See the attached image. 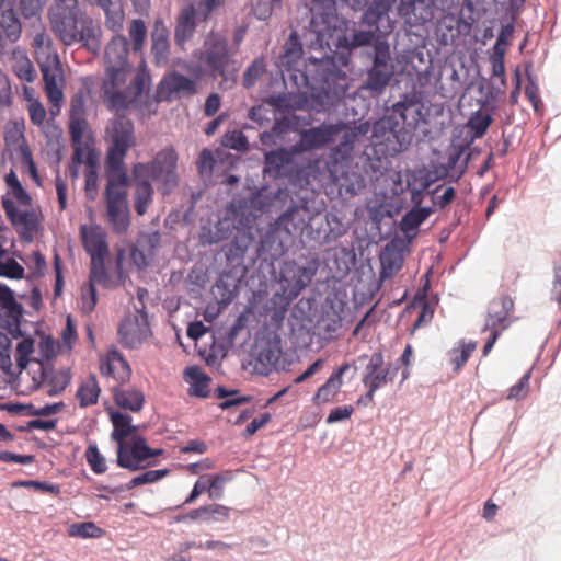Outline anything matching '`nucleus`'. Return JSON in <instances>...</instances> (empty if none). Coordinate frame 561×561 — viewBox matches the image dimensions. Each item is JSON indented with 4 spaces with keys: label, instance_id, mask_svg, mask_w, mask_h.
<instances>
[{
    "label": "nucleus",
    "instance_id": "nucleus-21",
    "mask_svg": "<svg viewBox=\"0 0 561 561\" xmlns=\"http://www.w3.org/2000/svg\"><path fill=\"white\" fill-rule=\"evenodd\" d=\"M288 197V193L282 188L272 192L267 187H262L243 198L250 208L260 216L263 213H273L277 208V204Z\"/></svg>",
    "mask_w": 561,
    "mask_h": 561
},
{
    "label": "nucleus",
    "instance_id": "nucleus-20",
    "mask_svg": "<svg viewBox=\"0 0 561 561\" xmlns=\"http://www.w3.org/2000/svg\"><path fill=\"white\" fill-rule=\"evenodd\" d=\"M514 302L508 296L494 298L488 307V316L482 331L497 328L504 331L510 325L508 316L513 311Z\"/></svg>",
    "mask_w": 561,
    "mask_h": 561
},
{
    "label": "nucleus",
    "instance_id": "nucleus-32",
    "mask_svg": "<svg viewBox=\"0 0 561 561\" xmlns=\"http://www.w3.org/2000/svg\"><path fill=\"white\" fill-rule=\"evenodd\" d=\"M105 14V25L113 32L123 27L124 11L121 0H95Z\"/></svg>",
    "mask_w": 561,
    "mask_h": 561
},
{
    "label": "nucleus",
    "instance_id": "nucleus-46",
    "mask_svg": "<svg viewBox=\"0 0 561 561\" xmlns=\"http://www.w3.org/2000/svg\"><path fill=\"white\" fill-rule=\"evenodd\" d=\"M153 187L151 183H141L136 186L135 191V210L137 215L146 214L149 204L152 202Z\"/></svg>",
    "mask_w": 561,
    "mask_h": 561
},
{
    "label": "nucleus",
    "instance_id": "nucleus-64",
    "mask_svg": "<svg viewBox=\"0 0 561 561\" xmlns=\"http://www.w3.org/2000/svg\"><path fill=\"white\" fill-rule=\"evenodd\" d=\"M531 370L525 373L519 380L508 389L507 399L519 401L524 399L529 391V379Z\"/></svg>",
    "mask_w": 561,
    "mask_h": 561
},
{
    "label": "nucleus",
    "instance_id": "nucleus-48",
    "mask_svg": "<svg viewBox=\"0 0 561 561\" xmlns=\"http://www.w3.org/2000/svg\"><path fill=\"white\" fill-rule=\"evenodd\" d=\"M89 280L108 288L112 285L111 276L105 267V259H93L90 264Z\"/></svg>",
    "mask_w": 561,
    "mask_h": 561
},
{
    "label": "nucleus",
    "instance_id": "nucleus-62",
    "mask_svg": "<svg viewBox=\"0 0 561 561\" xmlns=\"http://www.w3.org/2000/svg\"><path fill=\"white\" fill-rule=\"evenodd\" d=\"M476 347V342L469 341L468 343H465L462 341L460 351L458 348H453L450 351V360L455 364V370L460 369L461 366L465 365Z\"/></svg>",
    "mask_w": 561,
    "mask_h": 561
},
{
    "label": "nucleus",
    "instance_id": "nucleus-61",
    "mask_svg": "<svg viewBox=\"0 0 561 561\" xmlns=\"http://www.w3.org/2000/svg\"><path fill=\"white\" fill-rule=\"evenodd\" d=\"M15 485L25 489H33L39 492L50 493L56 496L59 495L61 491L59 484L39 480H21L16 482Z\"/></svg>",
    "mask_w": 561,
    "mask_h": 561
},
{
    "label": "nucleus",
    "instance_id": "nucleus-6",
    "mask_svg": "<svg viewBox=\"0 0 561 561\" xmlns=\"http://www.w3.org/2000/svg\"><path fill=\"white\" fill-rule=\"evenodd\" d=\"M369 65L366 68L360 91L370 98L381 96L391 84L397 72L389 43H379L374 51H366Z\"/></svg>",
    "mask_w": 561,
    "mask_h": 561
},
{
    "label": "nucleus",
    "instance_id": "nucleus-2",
    "mask_svg": "<svg viewBox=\"0 0 561 561\" xmlns=\"http://www.w3.org/2000/svg\"><path fill=\"white\" fill-rule=\"evenodd\" d=\"M255 238L256 236H251L248 232H236L232 240L221 248L219 255H224L225 264L213 287V294L219 304L227 306L232 302L241 282L256 263L255 254H249Z\"/></svg>",
    "mask_w": 561,
    "mask_h": 561
},
{
    "label": "nucleus",
    "instance_id": "nucleus-35",
    "mask_svg": "<svg viewBox=\"0 0 561 561\" xmlns=\"http://www.w3.org/2000/svg\"><path fill=\"white\" fill-rule=\"evenodd\" d=\"M150 165L153 181H158L168 170L178 167V154L172 148L163 149L150 161Z\"/></svg>",
    "mask_w": 561,
    "mask_h": 561
},
{
    "label": "nucleus",
    "instance_id": "nucleus-12",
    "mask_svg": "<svg viewBox=\"0 0 561 561\" xmlns=\"http://www.w3.org/2000/svg\"><path fill=\"white\" fill-rule=\"evenodd\" d=\"M368 359L363 375V383L366 388H370V391H377L383 385L392 381L399 367L391 368L390 365L383 367V355L381 352H375L369 357L362 355L358 357V362Z\"/></svg>",
    "mask_w": 561,
    "mask_h": 561
},
{
    "label": "nucleus",
    "instance_id": "nucleus-17",
    "mask_svg": "<svg viewBox=\"0 0 561 561\" xmlns=\"http://www.w3.org/2000/svg\"><path fill=\"white\" fill-rule=\"evenodd\" d=\"M41 72L47 99L53 104L58 105L59 102L64 99V92L61 87L64 82V77L58 56H54L53 67L51 65H49L48 61L41 64Z\"/></svg>",
    "mask_w": 561,
    "mask_h": 561
},
{
    "label": "nucleus",
    "instance_id": "nucleus-8",
    "mask_svg": "<svg viewBox=\"0 0 561 561\" xmlns=\"http://www.w3.org/2000/svg\"><path fill=\"white\" fill-rule=\"evenodd\" d=\"M299 153L293 150V145L288 148L280 147L264 152L263 174L272 180H287L295 183L300 179L302 168L296 161Z\"/></svg>",
    "mask_w": 561,
    "mask_h": 561
},
{
    "label": "nucleus",
    "instance_id": "nucleus-42",
    "mask_svg": "<svg viewBox=\"0 0 561 561\" xmlns=\"http://www.w3.org/2000/svg\"><path fill=\"white\" fill-rule=\"evenodd\" d=\"M430 197L432 202L431 207L434 208V211L445 209L455 199L456 190L453 186H444L440 184L430 190Z\"/></svg>",
    "mask_w": 561,
    "mask_h": 561
},
{
    "label": "nucleus",
    "instance_id": "nucleus-56",
    "mask_svg": "<svg viewBox=\"0 0 561 561\" xmlns=\"http://www.w3.org/2000/svg\"><path fill=\"white\" fill-rule=\"evenodd\" d=\"M107 169V184L110 186H126L128 184V175L124 169V160L119 162L118 167H113L110 163L108 157L105 158Z\"/></svg>",
    "mask_w": 561,
    "mask_h": 561
},
{
    "label": "nucleus",
    "instance_id": "nucleus-36",
    "mask_svg": "<svg viewBox=\"0 0 561 561\" xmlns=\"http://www.w3.org/2000/svg\"><path fill=\"white\" fill-rule=\"evenodd\" d=\"M119 343L127 348L134 350L142 343V336L138 325V320H124L118 327Z\"/></svg>",
    "mask_w": 561,
    "mask_h": 561
},
{
    "label": "nucleus",
    "instance_id": "nucleus-19",
    "mask_svg": "<svg viewBox=\"0 0 561 561\" xmlns=\"http://www.w3.org/2000/svg\"><path fill=\"white\" fill-rule=\"evenodd\" d=\"M304 48L302 43L297 34L293 31L283 46V53L279 57L280 66L287 75L290 81V75H295L296 70H301L304 61L302 58Z\"/></svg>",
    "mask_w": 561,
    "mask_h": 561
},
{
    "label": "nucleus",
    "instance_id": "nucleus-38",
    "mask_svg": "<svg viewBox=\"0 0 561 561\" xmlns=\"http://www.w3.org/2000/svg\"><path fill=\"white\" fill-rule=\"evenodd\" d=\"M215 394L219 399H225L218 404V408L222 411L245 404L252 399L250 396H240L238 389H228L224 386L217 387L215 389Z\"/></svg>",
    "mask_w": 561,
    "mask_h": 561
},
{
    "label": "nucleus",
    "instance_id": "nucleus-40",
    "mask_svg": "<svg viewBox=\"0 0 561 561\" xmlns=\"http://www.w3.org/2000/svg\"><path fill=\"white\" fill-rule=\"evenodd\" d=\"M107 219L116 234H123L129 227V213L127 205L123 207L111 206L106 208Z\"/></svg>",
    "mask_w": 561,
    "mask_h": 561
},
{
    "label": "nucleus",
    "instance_id": "nucleus-29",
    "mask_svg": "<svg viewBox=\"0 0 561 561\" xmlns=\"http://www.w3.org/2000/svg\"><path fill=\"white\" fill-rule=\"evenodd\" d=\"M233 229L230 218L220 219L213 227L203 226L199 234L201 243L203 245L217 244L227 240Z\"/></svg>",
    "mask_w": 561,
    "mask_h": 561
},
{
    "label": "nucleus",
    "instance_id": "nucleus-60",
    "mask_svg": "<svg viewBox=\"0 0 561 561\" xmlns=\"http://www.w3.org/2000/svg\"><path fill=\"white\" fill-rule=\"evenodd\" d=\"M106 359L115 363L122 368V374L116 377V380L125 382L129 379L131 369L128 362L124 358L123 354L116 348L111 347L107 351Z\"/></svg>",
    "mask_w": 561,
    "mask_h": 561
},
{
    "label": "nucleus",
    "instance_id": "nucleus-28",
    "mask_svg": "<svg viewBox=\"0 0 561 561\" xmlns=\"http://www.w3.org/2000/svg\"><path fill=\"white\" fill-rule=\"evenodd\" d=\"M13 5L14 1L10 0L0 8V30L4 32L5 38L11 43L16 42L22 32V25Z\"/></svg>",
    "mask_w": 561,
    "mask_h": 561
},
{
    "label": "nucleus",
    "instance_id": "nucleus-44",
    "mask_svg": "<svg viewBox=\"0 0 561 561\" xmlns=\"http://www.w3.org/2000/svg\"><path fill=\"white\" fill-rule=\"evenodd\" d=\"M298 124L299 116L294 113H287L275 117L272 129L274 133H276L280 140L284 141L286 135H288L290 131H295L298 128Z\"/></svg>",
    "mask_w": 561,
    "mask_h": 561
},
{
    "label": "nucleus",
    "instance_id": "nucleus-1",
    "mask_svg": "<svg viewBox=\"0 0 561 561\" xmlns=\"http://www.w3.org/2000/svg\"><path fill=\"white\" fill-rule=\"evenodd\" d=\"M290 81L297 89H307V107L317 113L331 111L348 88L346 73L339 67L335 57L328 55L309 57L301 70L290 75Z\"/></svg>",
    "mask_w": 561,
    "mask_h": 561
},
{
    "label": "nucleus",
    "instance_id": "nucleus-50",
    "mask_svg": "<svg viewBox=\"0 0 561 561\" xmlns=\"http://www.w3.org/2000/svg\"><path fill=\"white\" fill-rule=\"evenodd\" d=\"M221 145L238 152H245L249 149L248 137L238 129L227 131L221 138Z\"/></svg>",
    "mask_w": 561,
    "mask_h": 561
},
{
    "label": "nucleus",
    "instance_id": "nucleus-13",
    "mask_svg": "<svg viewBox=\"0 0 561 561\" xmlns=\"http://www.w3.org/2000/svg\"><path fill=\"white\" fill-rule=\"evenodd\" d=\"M424 104L416 93H405L387 112L413 131L425 121Z\"/></svg>",
    "mask_w": 561,
    "mask_h": 561
},
{
    "label": "nucleus",
    "instance_id": "nucleus-54",
    "mask_svg": "<svg viewBox=\"0 0 561 561\" xmlns=\"http://www.w3.org/2000/svg\"><path fill=\"white\" fill-rule=\"evenodd\" d=\"M85 459L91 470L95 474H102L106 471V459L100 453L96 444H90L85 450Z\"/></svg>",
    "mask_w": 561,
    "mask_h": 561
},
{
    "label": "nucleus",
    "instance_id": "nucleus-45",
    "mask_svg": "<svg viewBox=\"0 0 561 561\" xmlns=\"http://www.w3.org/2000/svg\"><path fill=\"white\" fill-rule=\"evenodd\" d=\"M342 385L343 382H339L330 376L313 396V403L321 404L332 402L340 392Z\"/></svg>",
    "mask_w": 561,
    "mask_h": 561
},
{
    "label": "nucleus",
    "instance_id": "nucleus-63",
    "mask_svg": "<svg viewBox=\"0 0 561 561\" xmlns=\"http://www.w3.org/2000/svg\"><path fill=\"white\" fill-rule=\"evenodd\" d=\"M71 381V375L69 370H62L51 376L49 380L50 388L47 391L49 397L59 396Z\"/></svg>",
    "mask_w": 561,
    "mask_h": 561
},
{
    "label": "nucleus",
    "instance_id": "nucleus-24",
    "mask_svg": "<svg viewBox=\"0 0 561 561\" xmlns=\"http://www.w3.org/2000/svg\"><path fill=\"white\" fill-rule=\"evenodd\" d=\"M397 0H373L362 15V23L369 28L382 32L383 23H389V12Z\"/></svg>",
    "mask_w": 561,
    "mask_h": 561
},
{
    "label": "nucleus",
    "instance_id": "nucleus-18",
    "mask_svg": "<svg viewBox=\"0 0 561 561\" xmlns=\"http://www.w3.org/2000/svg\"><path fill=\"white\" fill-rule=\"evenodd\" d=\"M228 211L231 215L230 220L236 232L242 231L255 236L254 230L259 231V229L255 228L259 215L250 208L244 202V198H233L229 205Z\"/></svg>",
    "mask_w": 561,
    "mask_h": 561
},
{
    "label": "nucleus",
    "instance_id": "nucleus-52",
    "mask_svg": "<svg viewBox=\"0 0 561 561\" xmlns=\"http://www.w3.org/2000/svg\"><path fill=\"white\" fill-rule=\"evenodd\" d=\"M34 352V340L32 337H24L16 344L15 362L20 371L26 369L30 364V356Z\"/></svg>",
    "mask_w": 561,
    "mask_h": 561
},
{
    "label": "nucleus",
    "instance_id": "nucleus-16",
    "mask_svg": "<svg viewBox=\"0 0 561 561\" xmlns=\"http://www.w3.org/2000/svg\"><path fill=\"white\" fill-rule=\"evenodd\" d=\"M2 207L4 209L5 216L13 226H21L22 232L21 237L26 241L32 240V234L37 231L39 222L37 215L34 210H21L16 207L14 202L3 196L2 197Z\"/></svg>",
    "mask_w": 561,
    "mask_h": 561
},
{
    "label": "nucleus",
    "instance_id": "nucleus-22",
    "mask_svg": "<svg viewBox=\"0 0 561 561\" xmlns=\"http://www.w3.org/2000/svg\"><path fill=\"white\" fill-rule=\"evenodd\" d=\"M197 20L202 21L194 4H187L180 11L174 31V38L178 45H183L194 36Z\"/></svg>",
    "mask_w": 561,
    "mask_h": 561
},
{
    "label": "nucleus",
    "instance_id": "nucleus-26",
    "mask_svg": "<svg viewBox=\"0 0 561 561\" xmlns=\"http://www.w3.org/2000/svg\"><path fill=\"white\" fill-rule=\"evenodd\" d=\"M108 416L113 425L111 438L117 445L125 443L126 438L133 436L138 431V426L131 423L133 417L127 413L110 409Z\"/></svg>",
    "mask_w": 561,
    "mask_h": 561
},
{
    "label": "nucleus",
    "instance_id": "nucleus-27",
    "mask_svg": "<svg viewBox=\"0 0 561 561\" xmlns=\"http://www.w3.org/2000/svg\"><path fill=\"white\" fill-rule=\"evenodd\" d=\"M434 213L432 207H412L401 218L399 227L408 240L417 234L419 227Z\"/></svg>",
    "mask_w": 561,
    "mask_h": 561
},
{
    "label": "nucleus",
    "instance_id": "nucleus-5",
    "mask_svg": "<svg viewBox=\"0 0 561 561\" xmlns=\"http://www.w3.org/2000/svg\"><path fill=\"white\" fill-rule=\"evenodd\" d=\"M50 23L57 37L67 46L80 43L93 54L101 50L102 30L98 22L79 8L71 11L50 10Z\"/></svg>",
    "mask_w": 561,
    "mask_h": 561
},
{
    "label": "nucleus",
    "instance_id": "nucleus-55",
    "mask_svg": "<svg viewBox=\"0 0 561 561\" xmlns=\"http://www.w3.org/2000/svg\"><path fill=\"white\" fill-rule=\"evenodd\" d=\"M129 37L135 53L142 50L145 39L147 37V27L142 20L135 19L129 27Z\"/></svg>",
    "mask_w": 561,
    "mask_h": 561
},
{
    "label": "nucleus",
    "instance_id": "nucleus-41",
    "mask_svg": "<svg viewBox=\"0 0 561 561\" xmlns=\"http://www.w3.org/2000/svg\"><path fill=\"white\" fill-rule=\"evenodd\" d=\"M491 111L482 112V110H478L473 113V115L468 121V127L471 131V141L474 139L481 138L490 127L492 123Z\"/></svg>",
    "mask_w": 561,
    "mask_h": 561
},
{
    "label": "nucleus",
    "instance_id": "nucleus-34",
    "mask_svg": "<svg viewBox=\"0 0 561 561\" xmlns=\"http://www.w3.org/2000/svg\"><path fill=\"white\" fill-rule=\"evenodd\" d=\"M114 401L122 409L139 412L144 407L145 396L137 389H115Z\"/></svg>",
    "mask_w": 561,
    "mask_h": 561
},
{
    "label": "nucleus",
    "instance_id": "nucleus-30",
    "mask_svg": "<svg viewBox=\"0 0 561 561\" xmlns=\"http://www.w3.org/2000/svg\"><path fill=\"white\" fill-rule=\"evenodd\" d=\"M184 374L190 382V396L196 398H207L209 396L208 386L211 379L199 366H188L185 368Z\"/></svg>",
    "mask_w": 561,
    "mask_h": 561
},
{
    "label": "nucleus",
    "instance_id": "nucleus-59",
    "mask_svg": "<svg viewBox=\"0 0 561 561\" xmlns=\"http://www.w3.org/2000/svg\"><path fill=\"white\" fill-rule=\"evenodd\" d=\"M169 474L168 469L148 470L144 473L134 477L129 481V488L134 489L142 484H150L160 481Z\"/></svg>",
    "mask_w": 561,
    "mask_h": 561
},
{
    "label": "nucleus",
    "instance_id": "nucleus-14",
    "mask_svg": "<svg viewBox=\"0 0 561 561\" xmlns=\"http://www.w3.org/2000/svg\"><path fill=\"white\" fill-rule=\"evenodd\" d=\"M149 445L142 436H134L129 442L117 446V466L130 471L142 468V462L148 460Z\"/></svg>",
    "mask_w": 561,
    "mask_h": 561
},
{
    "label": "nucleus",
    "instance_id": "nucleus-49",
    "mask_svg": "<svg viewBox=\"0 0 561 561\" xmlns=\"http://www.w3.org/2000/svg\"><path fill=\"white\" fill-rule=\"evenodd\" d=\"M69 535L78 538H100L104 530L96 526L93 522L75 523L70 525Z\"/></svg>",
    "mask_w": 561,
    "mask_h": 561
},
{
    "label": "nucleus",
    "instance_id": "nucleus-3",
    "mask_svg": "<svg viewBox=\"0 0 561 561\" xmlns=\"http://www.w3.org/2000/svg\"><path fill=\"white\" fill-rule=\"evenodd\" d=\"M330 12L321 14L323 25L317 26L316 15L312 14L310 26L317 34V42L322 48H328L331 53L337 54L343 66H347L351 53L354 49L367 47V51H374L379 43H388L386 39L387 31L378 30H353L350 34L344 33L336 27L331 28L329 22Z\"/></svg>",
    "mask_w": 561,
    "mask_h": 561
},
{
    "label": "nucleus",
    "instance_id": "nucleus-37",
    "mask_svg": "<svg viewBox=\"0 0 561 561\" xmlns=\"http://www.w3.org/2000/svg\"><path fill=\"white\" fill-rule=\"evenodd\" d=\"M101 389L98 385L95 375H90L79 386L76 398L79 400L80 408H88L98 402Z\"/></svg>",
    "mask_w": 561,
    "mask_h": 561
},
{
    "label": "nucleus",
    "instance_id": "nucleus-47",
    "mask_svg": "<svg viewBox=\"0 0 561 561\" xmlns=\"http://www.w3.org/2000/svg\"><path fill=\"white\" fill-rule=\"evenodd\" d=\"M448 176L445 167L436 165L432 170H419L413 178L417 179V182H421L422 188L432 190V185L439 180H443Z\"/></svg>",
    "mask_w": 561,
    "mask_h": 561
},
{
    "label": "nucleus",
    "instance_id": "nucleus-23",
    "mask_svg": "<svg viewBox=\"0 0 561 561\" xmlns=\"http://www.w3.org/2000/svg\"><path fill=\"white\" fill-rule=\"evenodd\" d=\"M282 355L280 340L278 336L262 341L256 345V362L257 365L262 366L260 371L263 375H267L276 367Z\"/></svg>",
    "mask_w": 561,
    "mask_h": 561
},
{
    "label": "nucleus",
    "instance_id": "nucleus-33",
    "mask_svg": "<svg viewBox=\"0 0 561 561\" xmlns=\"http://www.w3.org/2000/svg\"><path fill=\"white\" fill-rule=\"evenodd\" d=\"M105 64L128 65V41L125 36L116 35L105 47Z\"/></svg>",
    "mask_w": 561,
    "mask_h": 561
},
{
    "label": "nucleus",
    "instance_id": "nucleus-53",
    "mask_svg": "<svg viewBox=\"0 0 561 561\" xmlns=\"http://www.w3.org/2000/svg\"><path fill=\"white\" fill-rule=\"evenodd\" d=\"M203 523H222L229 518V507L221 504H207L203 506Z\"/></svg>",
    "mask_w": 561,
    "mask_h": 561
},
{
    "label": "nucleus",
    "instance_id": "nucleus-10",
    "mask_svg": "<svg viewBox=\"0 0 561 561\" xmlns=\"http://www.w3.org/2000/svg\"><path fill=\"white\" fill-rule=\"evenodd\" d=\"M204 62L214 78L227 79V72L233 60L228 41L219 34H211L205 41Z\"/></svg>",
    "mask_w": 561,
    "mask_h": 561
},
{
    "label": "nucleus",
    "instance_id": "nucleus-31",
    "mask_svg": "<svg viewBox=\"0 0 561 561\" xmlns=\"http://www.w3.org/2000/svg\"><path fill=\"white\" fill-rule=\"evenodd\" d=\"M168 31L162 21L157 20L151 31V53L156 62H165L169 54Z\"/></svg>",
    "mask_w": 561,
    "mask_h": 561
},
{
    "label": "nucleus",
    "instance_id": "nucleus-25",
    "mask_svg": "<svg viewBox=\"0 0 561 561\" xmlns=\"http://www.w3.org/2000/svg\"><path fill=\"white\" fill-rule=\"evenodd\" d=\"M82 243L90 260L105 259L108 254V244L106 236L95 229L88 230L85 226H81Z\"/></svg>",
    "mask_w": 561,
    "mask_h": 561
},
{
    "label": "nucleus",
    "instance_id": "nucleus-58",
    "mask_svg": "<svg viewBox=\"0 0 561 561\" xmlns=\"http://www.w3.org/2000/svg\"><path fill=\"white\" fill-rule=\"evenodd\" d=\"M160 241L161 236L159 231L141 232L137 238L136 244L154 257Z\"/></svg>",
    "mask_w": 561,
    "mask_h": 561
},
{
    "label": "nucleus",
    "instance_id": "nucleus-4",
    "mask_svg": "<svg viewBox=\"0 0 561 561\" xmlns=\"http://www.w3.org/2000/svg\"><path fill=\"white\" fill-rule=\"evenodd\" d=\"M307 209L294 203L282 213L273 224H270L264 232L260 233V241L255 248L256 260H261L260 267L264 264L273 266L274 261L286 252L284 238H288L293 231L302 229L306 225Z\"/></svg>",
    "mask_w": 561,
    "mask_h": 561
},
{
    "label": "nucleus",
    "instance_id": "nucleus-43",
    "mask_svg": "<svg viewBox=\"0 0 561 561\" xmlns=\"http://www.w3.org/2000/svg\"><path fill=\"white\" fill-rule=\"evenodd\" d=\"M233 479L231 471L221 473L206 474L208 483V496L210 500H220L224 495V486Z\"/></svg>",
    "mask_w": 561,
    "mask_h": 561
},
{
    "label": "nucleus",
    "instance_id": "nucleus-51",
    "mask_svg": "<svg viewBox=\"0 0 561 561\" xmlns=\"http://www.w3.org/2000/svg\"><path fill=\"white\" fill-rule=\"evenodd\" d=\"M265 62L263 58H255L243 73L242 84L245 89H251L265 72Z\"/></svg>",
    "mask_w": 561,
    "mask_h": 561
},
{
    "label": "nucleus",
    "instance_id": "nucleus-39",
    "mask_svg": "<svg viewBox=\"0 0 561 561\" xmlns=\"http://www.w3.org/2000/svg\"><path fill=\"white\" fill-rule=\"evenodd\" d=\"M104 102L111 111H125L134 102L125 91L118 89H108L107 82L103 88Z\"/></svg>",
    "mask_w": 561,
    "mask_h": 561
},
{
    "label": "nucleus",
    "instance_id": "nucleus-57",
    "mask_svg": "<svg viewBox=\"0 0 561 561\" xmlns=\"http://www.w3.org/2000/svg\"><path fill=\"white\" fill-rule=\"evenodd\" d=\"M381 272L380 277L386 279L402 266V259L400 255H393L392 253L383 252L380 255Z\"/></svg>",
    "mask_w": 561,
    "mask_h": 561
},
{
    "label": "nucleus",
    "instance_id": "nucleus-15",
    "mask_svg": "<svg viewBox=\"0 0 561 561\" xmlns=\"http://www.w3.org/2000/svg\"><path fill=\"white\" fill-rule=\"evenodd\" d=\"M158 93L162 95L163 100L170 101L174 95L179 98L195 95L197 87L195 80L178 71H172L161 80Z\"/></svg>",
    "mask_w": 561,
    "mask_h": 561
},
{
    "label": "nucleus",
    "instance_id": "nucleus-11",
    "mask_svg": "<svg viewBox=\"0 0 561 561\" xmlns=\"http://www.w3.org/2000/svg\"><path fill=\"white\" fill-rule=\"evenodd\" d=\"M134 123L125 115L117 116L112 123L111 146L106 152L113 167H118L128 150L134 146Z\"/></svg>",
    "mask_w": 561,
    "mask_h": 561
},
{
    "label": "nucleus",
    "instance_id": "nucleus-9",
    "mask_svg": "<svg viewBox=\"0 0 561 561\" xmlns=\"http://www.w3.org/2000/svg\"><path fill=\"white\" fill-rule=\"evenodd\" d=\"M346 127V123L339 121L333 124L322 123L307 129L299 130V139L293 145V150L299 154L319 150L331 142Z\"/></svg>",
    "mask_w": 561,
    "mask_h": 561
},
{
    "label": "nucleus",
    "instance_id": "nucleus-7",
    "mask_svg": "<svg viewBox=\"0 0 561 561\" xmlns=\"http://www.w3.org/2000/svg\"><path fill=\"white\" fill-rule=\"evenodd\" d=\"M412 135L411 128L388 112L373 125V137L385 147L386 153L391 157L409 148Z\"/></svg>",
    "mask_w": 561,
    "mask_h": 561
}]
</instances>
